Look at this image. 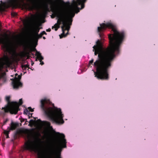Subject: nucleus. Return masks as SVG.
<instances>
[{
  "instance_id": "obj_1",
  "label": "nucleus",
  "mask_w": 158,
  "mask_h": 158,
  "mask_svg": "<svg viewBox=\"0 0 158 158\" xmlns=\"http://www.w3.org/2000/svg\"><path fill=\"white\" fill-rule=\"evenodd\" d=\"M100 26L98 28V31L100 38H102L103 35L101 32L106 28L111 29L113 33L108 35L109 45L107 48H103L102 43L99 40L96 41V45L93 47V51L98 49L102 51L94 63L96 71L94 74L95 77L98 79L108 80L109 79V71L111 66V62L115 57L116 54L119 52V48L125 33L123 31H118L116 26L110 23L101 24Z\"/></svg>"
},
{
  "instance_id": "obj_2",
  "label": "nucleus",
  "mask_w": 158,
  "mask_h": 158,
  "mask_svg": "<svg viewBox=\"0 0 158 158\" xmlns=\"http://www.w3.org/2000/svg\"><path fill=\"white\" fill-rule=\"evenodd\" d=\"M61 4L68 6L70 5L69 2H65L63 0H53L51 6L52 9L54 11L55 16L58 18L57 22L58 25H60L61 23L63 24L61 27L63 32L61 35H60V39L66 37L69 34L68 31L70 29L69 23L70 22V25H71L72 19L75 15L73 9L69 10L67 12L57 10V9Z\"/></svg>"
},
{
  "instance_id": "obj_3",
  "label": "nucleus",
  "mask_w": 158,
  "mask_h": 158,
  "mask_svg": "<svg viewBox=\"0 0 158 158\" xmlns=\"http://www.w3.org/2000/svg\"><path fill=\"white\" fill-rule=\"evenodd\" d=\"M40 107L44 112L45 115L53 122L57 124L60 125L64 123L63 114H62L61 110L54 107L55 109L49 106L54 104L48 99L44 98L41 100Z\"/></svg>"
},
{
  "instance_id": "obj_4",
  "label": "nucleus",
  "mask_w": 158,
  "mask_h": 158,
  "mask_svg": "<svg viewBox=\"0 0 158 158\" xmlns=\"http://www.w3.org/2000/svg\"><path fill=\"white\" fill-rule=\"evenodd\" d=\"M58 134L59 139L54 143L51 146L50 148L51 153L52 155H55L56 158H58V156L60 155L61 158L60 153L63 148L66 147V140L65 138V135L63 134H60L59 132L57 133ZM40 158H46L41 157Z\"/></svg>"
},
{
  "instance_id": "obj_5",
  "label": "nucleus",
  "mask_w": 158,
  "mask_h": 158,
  "mask_svg": "<svg viewBox=\"0 0 158 158\" xmlns=\"http://www.w3.org/2000/svg\"><path fill=\"white\" fill-rule=\"evenodd\" d=\"M0 44H2V48L5 52L13 55L16 54V48L12 43L0 38Z\"/></svg>"
},
{
  "instance_id": "obj_6",
  "label": "nucleus",
  "mask_w": 158,
  "mask_h": 158,
  "mask_svg": "<svg viewBox=\"0 0 158 158\" xmlns=\"http://www.w3.org/2000/svg\"><path fill=\"white\" fill-rule=\"evenodd\" d=\"M23 103L22 99H20L19 103L16 102H12L8 107L6 108H2V109L4 110L5 113L10 112L11 114H16L20 110L19 106L22 105Z\"/></svg>"
},
{
  "instance_id": "obj_7",
  "label": "nucleus",
  "mask_w": 158,
  "mask_h": 158,
  "mask_svg": "<svg viewBox=\"0 0 158 158\" xmlns=\"http://www.w3.org/2000/svg\"><path fill=\"white\" fill-rule=\"evenodd\" d=\"M40 135V134L38 132L34 136L35 140L34 143L29 141L25 143V149L36 152L37 151V144L40 141L39 138Z\"/></svg>"
},
{
  "instance_id": "obj_8",
  "label": "nucleus",
  "mask_w": 158,
  "mask_h": 158,
  "mask_svg": "<svg viewBox=\"0 0 158 158\" xmlns=\"http://www.w3.org/2000/svg\"><path fill=\"white\" fill-rule=\"evenodd\" d=\"M87 0H73L71 7L69 10L73 9L74 12L77 13L85 7L84 3Z\"/></svg>"
},
{
  "instance_id": "obj_9",
  "label": "nucleus",
  "mask_w": 158,
  "mask_h": 158,
  "mask_svg": "<svg viewBox=\"0 0 158 158\" xmlns=\"http://www.w3.org/2000/svg\"><path fill=\"white\" fill-rule=\"evenodd\" d=\"M31 2L33 0H9L6 3H3V6L6 8L10 7H16L21 3H24V1Z\"/></svg>"
},
{
  "instance_id": "obj_10",
  "label": "nucleus",
  "mask_w": 158,
  "mask_h": 158,
  "mask_svg": "<svg viewBox=\"0 0 158 158\" xmlns=\"http://www.w3.org/2000/svg\"><path fill=\"white\" fill-rule=\"evenodd\" d=\"M12 64V61L9 56L7 55L4 54L0 58V71H2L4 66L9 67Z\"/></svg>"
},
{
  "instance_id": "obj_11",
  "label": "nucleus",
  "mask_w": 158,
  "mask_h": 158,
  "mask_svg": "<svg viewBox=\"0 0 158 158\" xmlns=\"http://www.w3.org/2000/svg\"><path fill=\"white\" fill-rule=\"evenodd\" d=\"M21 78V75H18L17 73L15 74V78L12 80V85L14 89H18L22 86V84L20 82Z\"/></svg>"
},
{
  "instance_id": "obj_12",
  "label": "nucleus",
  "mask_w": 158,
  "mask_h": 158,
  "mask_svg": "<svg viewBox=\"0 0 158 158\" xmlns=\"http://www.w3.org/2000/svg\"><path fill=\"white\" fill-rule=\"evenodd\" d=\"M35 51L36 52L35 55L37 56V57L38 60H40V64L41 65H43L44 64V63L43 61H42V60L44 59L43 57L41 56V54L40 52H38L37 50H36L35 48H34Z\"/></svg>"
},
{
  "instance_id": "obj_13",
  "label": "nucleus",
  "mask_w": 158,
  "mask_h": 158,
  "mask_svg": "<svg viewBox=\"0 0 158 158\" xmlns=\"http://www.w3.org/2000/svg\"><path fill=\"white\" fill-rule=\"evenodd\" d=\"M23 131L21 130H17L15 133V136L18 137L20 136L23 133Z\"/></svg>"
},
{
  "instance_id": "obj_14",
  "label": "nucleus",
  "mask_w": 158,
  "mask_h": 158,
  "mask_svg": "<svg viewBox=\"0 0 158 158\" xmlns=\"http://www.w3.org/2000/svg\"><path fill=\"white\" fill-rule=\"evenodd\" d=\"M18 126V124L12 122L10 124V130H15Z\"/></svg>"
},
{
  "instance_id": "obj_15",
  "label": "nucleus",
  "mask_w": 158,
  "mask_h": 158,
  "mask_svg": "<svg viewBox=\"0 0 158 158\" xmlns=\"http://www.w3.org/2000/svg\"><path fill=\"white\" fill-rule=\"evenodd\" d=\"M10 96H7L6 97V101L7 102L8 105L4 108H6L8 107L10 105V104L12 102H10Z\"/></svg>"
},
{
  "instance_id": "obj_16",
  "label": "nucleus",
  "mask_w": 158,
  "mask_h": 158,
  "mask_svg": "<svg viewBox=\"0 0 158 158\" xmlns=\"http://www.w3.org/2000/svg\"><path fill=\"white\" fill-rule=\"evenodd\" d=\"M93 52H94V55H97L98 54V55H99V54L102 51L101 50H99L98 49H95V51H93Z\"/></svg>"
},
{
  "instance_id": "obj_17",
  "label": "nucleus",
  "mask_w": 158,
  "mask_h": 158,
  "mask_svg": "<svg viewBox=\"0 0 158 158\" xmlns=\"http://www.w3.org/2000/svg\"><path fill=\"white\" fill-rule=\"evenodd\" d=\"M34 118L35 120L31 119L30 120L29 122V124L30 125H33L35 121V120L36 118Z\"/></svg>"
},
{
  "instance_id": "obj_18",
  "label": "nucleus",
  "mask_w": 158,
  "mask_h": 158,
  "mask_svg": "<svg viewBox=\"0 0 158 158\" xmlns=\"http://www.w3.org/2000/svg\"><path fill=\"white\" fill-rule=\"evenodd\" d=\"M29 66V65L28 64L23 65H22V68L23 69H26L27 68H28L30 69V68L28 67Z\"/></svg>"
},
{
  "instance_id": "obj_19",
  "label": "nucleus",
  "mask_w": 158,
  "mask_h": 158,
  "mask_svg": "<svg viewBox=\"0 0 158 158\" xmlns=\"http://www.w3.org/2000/svg\"><path fill=\"white\" fill-rule=\"evenodd\" d=\"M39 30H40V29L38 28V27L36 28L35 29V31H34V33H35V35H38V33L39 32Z\"/></svg>"
},
{
  "instance_id": "obj_20",
  "label": "nucleus",
  "mask_w": 158,
  "mask_h": 158,
  "mask_svg": "<svg viewBox=\"0 0 158 158\" xmlns=\"http://www.w3.org/2000/svg\"><path fill=\"white\" fill-rule=\"evenodd\" d=\"M23 23L24 24H27L28 22V20L27 19H25L22 20Z\"/></svg>"
},
{
  "instance_id": "obj_21",
  "label": "nucleus",
  "mask_w": 158,
  "mask_h": 158,
  "mask_svg": "<svg viewBox=\"0 0 158 158\" xmlns=\"http://www.w3.org/2000/svg\"><path fill=\"white\" fill-rule=\"evenodd\" d=\"M44 123L48 127H50V126L51 123L49 122L45 121L44 122Z\"/></svg>"
},
{
  "instance_id": "obj_22",
  "label": "nucleus",
  "mask_w": 158,
  "mask_h": 158,
  "mask_svg": "<svg viewBox=\"0 0 158 158\" xmlns=\"http://www.w3.org/2000/svg\"><path fill=\"white\" fill-rule=\"evenodd\" d=\"M94 60L93 59L91 60L89 62V66H90L91 64H92L94 62Z\"/></svg>"
},
{
  "instance_id": "obj_23",
  "label": "nucleus",
  "mask_w": 158,
  "mask_h": 158,
  "mask_svg": "<svg viewBox=\"0 0 158 158\" xmlns=\"http://www.w3.org/2000/svg\"><path fill=\"white\" fill-rule=\"evenodd\" d=\"M57 23V25L58 26V27H55V26H54L52 27V29H53L54 27L55 28V30L56 31H57L58 30V28H59L60 27V26H59L60 25H58V23Z\"/></svg>"
},
{
  "instance_id": "obj_24",
  "label": "nucleus",
  "mask_w": 158,
  "mask_h": 158,
  "mask_svg": "<svg viewBox=\"0 0 158 158\" xmlns=\"http://www.w3.org/2000/svg\"><path fill=\"white\" fill-rule=\"evenodd\" d=\"M37 35V36L36 37V38L37 39H39V38H41L42 36V35L40 33L39 35L38 34V35Z\"/></svg>"
},
{
  "instance_id": "obj_25",
  "label": "nucleus",
  "mask_w": 158,
  "mask_h": 158,
  "mask_svg": "<svg viewBox=\"0 0 158 158\" xmlns=\"http://www.w3.org/2000/svg\"><path fill=\"white\" fill-rule=\"evenodd\" d=\"M3 6L2 5H0V12H1L3 10Z\"/></svg>"
},
{
  "instance_id": "obj_26",
  "label": "nucleus",
  "mask_w": 158,
  "mask_h": 158,
  "mask_svg": "<svg viewBox=\"0 0 158 158\" xmlns=\"http://www.w3.org/2000/svg\"><path fill=\"white\" fill-rule=\"evenodd\" d=\"M10 132V130L9 131H6V130H5L4 131V133L5 135H6L8 134H9Z\"/></svg>"
},
{
  "instance_id": "obj_27",
  "label": "nucleus",
  "mask_w": 158,
  "mask_h": 158,
  "mask_svg": "<svg viewBox=\"0 0 158 158\" xmlns=\"http://www.w3.org/2000/svg\"><path fill=\"white\" fill-rule=\"evenodd\" d=\"M29 112V111L28 110L25 109L24 111V114H27Z\"/></svg>"
},
{
  "instance_id": "obj_28",
  "label": "nucleus",
  "mask_w": 158,
  "mask_h": 158,
  "mask_svg": "<svg viewBox=\"0 0 158 158\" xmlns=\"http://www.w3.org/2000/svg\"><path fill=\"white\" fill-rule=\"evenodd\" d=\"M28 109L29 110V111L31 112H33L34 111L33 109H32L31 107H28Z\"/></svg>"
},
{
  "instance_id": "obj_29",
  "label": "nucleus",
  "mask_w": 158,
  "mask_h": 158,
  "mask_svg": "<svg viewBox=\"0 0 158 158\" xmlns=\"http://www.w3.org/2000/svg\"><path fill=\"white\" fill-rule=\"evenodd\" d=\"M40 34L42 35L43 36L44 35H46L47 33L44 31H42Z\"/></svg>"
},
{
  "instance_id": "obj_30",
  "label": "nucleus",
  "mask_w": 158,
  "mask_h": 158,
  "mask_svg": "<svg viewBox=\"0 0 158 158\" xmlns=\"http://www.w3.org/2000/svg\"><path fill=\"white\" fill-rule=\"evenodd\" d=\"M11 15L13 16H15L17 15V14L15 13H11Z\"/></svg>"
},
{
  "instance_id": "obj_31",
  "label": "nucleus",
  "mask_w": 158,
  "mask_h": 158,
  "mask_svg": "<svg viewBox=\"0 0 158 158\" xmlns=\"http://www.w3.org/2000/svg\"><path fill=\"white\" fill-rule=\"evenodd\" d=\"M8 121V119H6V120H5L4 121V122H3V125H5L6 124V123Z\"/></svg>"
},
{
  "instance_id": "obj_32",
  "label": "nucleus",
  "mask_w": 158,
  "mask_h": 158,
  "mask_svg": "<svg viewBox=\"0 0 158 158\" xmlns=\"http://www.w3.org/2000/svg\"><path fill=\"white\" fill-rule=\"evenodd\" d=\"M29 7L31 10H33L34 8V6H29Z\"/></svg>"
},
{
  "instance_id": "obj_33",
  "label": "nucleus",
  "mask_w": 158,
  "mask_h": 158,
  "mask_svg": "<svg viewBox=\"0 0 158 158\" xmlns=\"http://www.w3.org/2000/svg\"><path fill=\"white\" fill-rule=\"evenodd\" d=\"M36 123H39L41 122V120L40 119H38L37 121H35Z\"/></svg>"
},
{
  "instance_id": "obj_34",
  "label": "nucleus",
  "mask_w": 158,
  "mask_h": 158,
  "mask_svg": "<svg viewBox=\"0 0 158 158\" xmlns=\"http://www.w3.org/2000/svg\"><path fill=\"white\" fill-rule=\"evenodd\" d=\"M47 32H50L51 31V29L50 28H49L48 29L46 30Z\"/></svg>"
},
{
  "instance_id": "obj_35",
  "label": "nucleus",
  "mask_w": 158,
  "mask_h": 158,
  "mask_svg": "<svg viewBox=\"0 0 158 158\" xmlns=\"http://www.w3.org/2000/svg\"><path fill=\"white\" fill-rule=\"evenodd\" d=\"M25 53L27 54V55H28L29 54V52L27 51L26 52H25Z\"/></svg>"
},
{
  "instance_id": "obj_36",
  "label": "nucleus",
  "mask_w": 158,
  "mask_h": 158,
  "mask_svg": "<svg viewBox=\"0 0 158 158\" xmlns=\"http://www.w3.org/2000/svg\"><path fill=\"white\" fill-rule=\"evenodd\" d=\"M30 114L31 115V116H30L29 115L28 116V118H30L31 117H32V114Z\"/></svg>"
},
{
  "instance_id": "obj_37",
  "label": "nucleus",
  "mask_w": 158,
  "mask_h": 158,
  "mask_svg": "<svg viewBox=\"0 0 158 158\" xmlns=\"http://www.w3.org/2000/svg\"><path fill=\"white\" fill-rule=\"evenodd\" d=\"M6 135V138H9V134L7 135Z\"/></svg>"
},
{
  "instance_id": "obj_38",
  "label": "nucleus",
  "mask_w": 158,
  "mask_h": 158,
  "mask_svg": "<svg viewBox=\"0 0 158 158\" xmlns=\"http://www.w3.org/2000/svg\"><path fill=\"white\" fill-rule=\"evenodd\" d=\"M58 158H61L59 155L58 156Z\"/></svg>"
},
{
  "instance_id": "obj_39",
  "label": "nucleus",
  "mask_w": 158,
  "mask_h": 158,
  "mask_svg": "<svg viewBox=\"0 0 158 158\" xmlns=\"http://www.w3.org/2000/svg\"><path fill=\"white\" fill-rule=\"evenodd\" d=\"M43 39H44V40H45V39H46V38H45V37H44V36H43Z\"/></svg>"
},
{
  "instance_id": "obj_40",
  "label": "nucleus",
  "mask_w": 158,
  "mask_h": 158,
  "mask_svg": "<svg viewBox=\"0 0 158 158\" xmlns=\"http://www.w3.org/2000/svg\"><path fill=\"white\" fill-rule=\"evenodd\" d=\"M24 120H25V119H23V120H22V121H21V122H24Z\"/></svg>"
},
{
  "instance_id": "obj_41",
  "label": "nucleus",
  "mask_w": 158,
  "mask_h": 158,
  "mask_svg": "<svg viewBox=\"0 0 158 158\" xmlns=\"http://www.w3.org/2000/svg\"><path fill=\"white\" fill-rule=\"evenodd\" d=\"M51 17L52 18H54V17H53L52 16H51Z\"/></svg>"
},
{
  "instance_id": "obj_42",
  "label": "nucleus",
  "mask_w": 158,
  "mask_h": 158,
  "mask_svg": "<svg viewBox=\"0 0 158 158\" xmlns=\"http://www.w3.org/2000/svg\"><path fill=\"white\" fill-rule=\"evenodd\" d=\"M46 7H48V5H46Z\"/></svg>"
},
{
  "instance_id": "obj_43",
  "label": "nucleus",
  "mask_w": 158,
  "mask_h": 158,
  "mask_svg": "<svg viewBox=\"0 0 158 158\" xmlns=\"http://www.w3.org/2000/svg\"><path fill=\"white\" fill-rule=\"evenodd\" d=\"M31 51H33V50H31Z\"/></svg>"
},
{
  "instance_id": "obj_44",
  "label": "nucleus",
  "mask_w": 158,
  "mask_h": 158,
  "mask_svg": "<svg viewBox=\"0 0 158 158\" xmlns=\"http://www.w3.org/2000/svg\"><path fill=\"white\" fill-rule=\"evenodd\" d=\"M32 54L33 56L34 54L33 53H32Z\"/></svg>"
}]
</instances>
